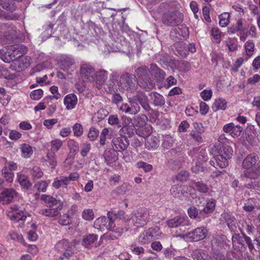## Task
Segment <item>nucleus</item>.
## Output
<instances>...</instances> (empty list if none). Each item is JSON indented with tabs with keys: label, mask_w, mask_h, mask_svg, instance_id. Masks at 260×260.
<instances>
[{
	"label": "nucleus",
	"mask_w": 260,
	"mask_h": 260,
	"mask_svg": "<svg viewBox=\"0 0 260 260\" xmlns=\"http://www.w3.org/2000/svg\"><path fill=\"white\" fill-rule=\"evenodd\" d=\"M242 168L244 171L241 176L254 180L246 184V187L253 189L260 188V180H257L260 177V159L258 154L254 152L248 154L242 161Z\"/></svg>",
	"instance_id": "f257e3e1"
},
{
	"label": "nucleus",
	"mask_w": 260,
	"mask_h": 260,
	"mask_svg": "<svg viewBox=\"0 0 260 260\" xmlns=\"http://www.w3.org/2000/svg\"><path fill=\"white\" fill-rule=\"evenodd\" d=\"M124 214L122 210L119 211L117 213L113 211L108 212V217H101L97 218L94 222V227L101 231L105 229L109 230L115 227L114 221L118 218H121Z\"/></svg>",
	"instance_id": "f03ea898"
},
{
	"label": "nucleus",
	"mask_w": 260,
	"mask_h": 260,
	"mask_svg": "<svg viewBox=\"0 0 260 260\" xmlns=\"http://www.w3.org/2000/svg\"><path fill=\"white\" fill-rule=\"evenodd\" d=\"M135 73L138 78L140 86L146 90L152 89L155 86L150 77V70L146 66L138 68Z\"/></svg>",
	"instance_id": "7ed1b4c3"
},
{
	"label": "nucleus",
	"mask_w": 260,
	"mask_h": 260,
	"mask_svg": "<svg viewBox=\"0 0 260 260\" xmlns=\"http://www.w3.org/2000/svg\"><path fill=\"white\" fill-rule=\"evenodd\" d=\"M119 86L127 92V95L134 92L138 88V81L135 75L127 73L121 76Z\"/></svg>",
	"instance_id": "20e7f679"
},
{
	"label": "nucleus",
	"mask_w": 260,
	"mask_h": 260,
	"mask_svg": "<svg viewBox=\"0 0 260 260\" xmlns=\"http://www.w3.org/2000/svg\"><path fill=\"white\" fill-rule=\"evenodd\" d=\"M130 220L135 226L143 227L150 220L149 211L146 208H139L132 212Z\"/></svg>",
	"instance_id": "39448f33"
},
{
	"label": "nucleus",
	"mask_w": 260,
	"mask_h": 260,
	"mask_svg": "<svg viewBox=\"0 0 260 260\" xmlns=\"http://www.w3.org/2000/svg\"><path fill=\"white\" fill-rule=\"evenodd\" d=\"M161 234L158 227L151 228L145 230L140 234L138 238V241L140 244H147L154 239H159Z\"/></svg>",
	"instance_id": "423d86ee"
},
{
	"label": "nucleus",
	"mask_w": 260,
	"mask_h": 260,
	"mask_svg": "<svg viewBox=\"0 0 260 260\" xmlns=\"http://www.w3.org/2000/svg\"><path fill=\"white\" fill-rule=\"evenodd\" d=\"M183 19V15L178 11L166 13L162 16V23L167 26L178 25L182 23Z\"/></svg>",
	"instance_id": "0eeeda50"
},
{
	"label": "nucleus",
	"mask_w": 260,
	"mask_h": 260,
	"mask_svg": "<svg viewBox=\"0 0 260 260\" xmlns=\"http://www.w3.org/2000/svg\"><path fill=\"white\" fill-rule=\"evenodd\" d=\"M128 103H122L119 107V110L122 112L130 115H136L141 110L139 104L134 96L127 95Z\"/></svg>",
	"instance_id": "6e6552de"
},
{
	"label": "nucleus",
	"mask_w": 260,
	"mask_h": 260,
	"mask_svg": "<svg viewBox=\"0 0 260 260\" xmlns=\"http://www.w3.org/2000/svg\"><path fill=\"white\" fill-rule=\"evenodd\" d=\"M80 73L84 81L92 82L95 80V72L93 67L88 62H82L80 68Z\"/></svg>",
	"instance_id": "1a4fd4ad"
},
{
	"label": "nucleus",
	"mask_w": 260,
	"mask_h": 260,
	"mask_svg": "<svg viewBox=\"0 0 260 260\" xmlns=\"http://www.w3.org/2000/svg\"><path fill=\"white\" fill-rule=\"evenodd\" d=\"M167 224L170 228H180V230L184 231L185 227L189 226L190 222L186 215H177L167 221Z\"/></svg>",
	"instance_id": "9d476101"
},
{
	"label": "nucleus",
	"mask_w": 260,
	"mask_h": 260,
	"mask_svg": "<svg viewBox=\"0 0 260 260\" xmlns=\"http://www.w3.org/2000/svg\"><path fill=\"white\" fill-rule=\"evenodd\" d=\"M246 27L244 26V21L242 19H239L235 24L228 28L229 34L239 33L238 35L242 41H244L248 36V32H246Z\"/></svg>",
	"instance_id": "9b49d317"
},
{
	"label": "nucleus",
	"mask_w": 260,
	"mask_h": 260,
	"mask_svg": "<svg viewBox=\"0 0 260 260\" xmlns=\"http://www.w3.org/2000/svg\"><path fill=\"white\" fill-rule=\"evenodd\" d=\"M113 150L115 152H122L129 145V142L125 137L114 138L111 142Z\"/></svg>",
	"instance_id": "f8f14e48"
},
{
	"label": "nucleus",
	"mask_w": 260,
	"mask_h": 260,
	"mask_svg": "<svg viewBox=\"0 0 260 260\" xmlns=\"http://www.w3.org/2000/svg\"><path fill=\"white\" fill-rule=\"evenodd\" d=\"M61 198L62 199L58 196H56V198H54L49 195L42 194L41 197V200L46 204H47L50 207L55 206L56 208L60 209L62 207L63 203V197H61Z\"/></svg>",
	"instance_id": "ddd939ff"
},
{
	"label": "nucleus",
	"mask_w": 260,
	"mask_h": 260,
	"mask_svg": "<svg viewBox=\"0 0 260 260\" xmlns=\"http://www.w3.org/2000/svg\"><path fill=\"white\" fill-rule=\"evenodd\" d=\"M16 191L13 188H4L0 192V203L8 204L17 196Z\"/></svg>",
	"instance_id": "4468645a"
},
{
	"label": "nucleus",
	"mask_w": 260,
	"mask_h": 260,
	"mask_svg": "<svg viewBox=\"0 0 260 260\" xmlns=\"http://www.w3.org/2000/svg\"><path fill=\"white\" fill-rule=\"evenodd\" d=\"M207 230L206 228L202 226L195 229L191 232L188 233L186 236L194 241H198L204 239L207 235Z\"/></svg>",
	"instance_id": "2eb2a0df"
},
{
	"label": "nucleus",
	"mask_w": 260,
	"mask_h": 260,
	"mask_svg": "<svg viewBox=\"0 0 260 260\" xmlns=\"http://www.w3.org/2000/svg\"><path fill=\"white\" fill-rule=\"evenodd\" d=\"M244 236H241L239 234L235 233L232 237V242L235 250L242 253L246 250L244 244Z\"/></svg>",
	"instance_id": "dca6fc26"
},
{
	"label": "nucleus",
	"mask_w": 260,
	"mask_h": 260,
	"mask_svg": "<svg viewBox=\"0 0 260 260\" xmlns=\"http://www.w3.org/2000/svg\"><path fill=\"white\" fill-rule=\"evenodd\" d=\"M221 221L225 223L231 231H234L237 228V221L230 212H224L221 214Z\"/></svg>",
	"instance_id": "f3484780"
},
{
	"label": "nucleus",
	"mask_w": 260,
	"mask_h": 260,
	"mask_svg": "<svg viewBox=\"0 0 260 260\" xmlns=\"http://www.w3.org/2000/svg\"><path fill=\"white\" fill-rule=\"evenodd\" d=\"M9 50L12 53L14 60L18 59L26 53L27 48L22 44H14L9 46Z\"/></svg>",
	"instance_id": "a211bd4d"
},
{
	"label": "nucleus",
	"mask_w": 260,
	"mask_h": 260,
	"mask_svg": "<svg viewBox=\"0 0 260 260\" xmlns=\"http://www.w3.org/2000/svg\"><path fill=\"white\" fill-rule=\"evenodd\" d=\"M223 131L225 133H229L233 138H237L240 136L243 127L231 122L223 126Z\"/></svg>",
	"instance_id": "6ab92c4d"
},
{
	"label": "nucleus",
	"mask_w": 260,
	"mask_h": 260,
	"mask_svg": "<svg viewBox=\"0 0 260 260\" xmlns=\"http://www.w3.org/2000/svg\"><path fill=\"white\" fill-rule=\"evenodd\" d=\"M133 96L146 112H149L152 110L149 104L148 97L144 92L138 91Z\"/></svg>",
	"instance_id": "aec40b11"
},
{
	"label": "nucleus",
	"mask_w": 260,
	"mask_h": 260,
	"mask_svg": "<svg viewBox=\"0 0 260 260\" xmlns=\"http://www.w3.org/2000/svg\"><path fill=\"white\" fill-rule=\"evenodd\" d=\"M194 260H207L208 255L206 252L202 249H196L192 254ZM174 260H190L184 256H177Z\"/></svg>",
	"instance_id": "412c9836"
},
{
	"label": "nucleus",
	"mask_w": 260,
	"mask_h": 260,
	"mask_svg": "<svg viewBox=\"0 0 260 260\" xmlns=\"http://www.w3.org/2000/svg\"><path fill=\"white\" fill-rule=\"evenodd\" d=\"M210 164L215 168H224L228 166V161L223 154H219L214 156L210 160Z\"/></svg>",
	"instance_id": "4be33fe9"
},
{
	"label": "nucleus",
	"mask_w": 260,
	"mask_h": 260,
	"mask_svg": "<svg viewBox=\"0 0 260 260\" xmlns=\"http://www.w3.org/2000/svg\"><path fill=\"white\" fill-rule=\"evenodd\" d=\"M189 155L200 162L206 159L207 154L205 149L196 147L190 151Z\"/></svg>",
	"instance_id": "5701e85b"
},
{
	"label": "nucleus",
	"mask_w": 260,
	"mask_h": 260,
	"mask_svg": "<svg viewBox=\"0 0 260 260\" xmlns=\"http://www.w3.org/2000/svg\"><path fill=\"white\" fill-rule=\"evenodd\" d=\"M149 96L151 104L155 107H161L165 104L164 97L157 92H151Z\"/></svg>",
	"instance_id": "b1692460"
},
{
	"label": "nucleus",
	"mask_w": 260,
	"mask_h": 260,
	"mask_svg": "<svg viewBox=\"0 0 260 260\" xmlns=\"http://www.w3.org/2000/svg\"><path fill=\"white\" fill-rule=\"evenodd\" d=\"M159 140L155 136H148L145 139V146L148 150H155L159 146Z\"/></svg>",
	"instance_id": "393cba45"
},
{
	"label": "nucleus",
	"mask_w": 260,
	"mask_h": 260,
	"mask_svg": "<svg viewBox=\"0 0 260 260\" xmlns=\"http://www.w3.org/2000/svg\"><path fill=\"white\" fill-rule=\"evenodd\" d=\"M14 212L10 216L11 220L18 222L20 220H25L27 217V213L22 210H20L17 207H13Z\"/></svg>",
	"instance_id": "a878e982"
},
{
	"label": "nucleus",
	"mask_w": 260,
	"mask_h": 260,
	"mask_svg": "<svg viewBox=\"0 0 260 260\" xmlns=\"http://www.w3.org/2000/svg\"><path fill=\"white\" fill-rule=\"evenodd\" d=\"M150 69V74L154 76L157 80H161L164 79L166 75L165 72L158 68L156 64H151Z\"/></svg>",
	"instance_id": "bb28decb"
},
{
	"label": "nucleus",
	"mask_w": 260,
	"mask_h": 260,
	"mask_svg": "<svg viewBox=\"0 0 260 260\" xmlns=\"http://www.w3.org/2000/svg\"><path fill=\"white\" fill-rule=\"evenodd\" d=\"M17 180L22 187L26 189L29 188L31 185L28 177L21 172L17 174Z\"/></svg>",
	"instance_id": "cd10ccee"
},
{
	"label": "nucleus",
	"mask_w": 260,
	"mask_h": 260,
	"mask_svg": "<svg viewBox=\"0 0 260 260\" xmlns=\"http://www.w3.org/2000/svg\"><path fill=\"white\" fill-rule=\"evenodd\" d=\"M68 146L70 150L68 159H73L78 150V143L74 140H70L68 142Z\"/></svg>",
	"instance_id": "c85d7f7f"
},
{
	"label": "nucleus",
	"mask_w": 260,
	"mask_h": 260,
	"mask_svg": "<svg viewBox=\"0 0 260 260\" xmlns=\"http://www.w3.org/2000/svg\"><path fill=\"white\" fill-rule=\"evenodd\" d=\"M77 97L75 94L72 93L66 95V109H74L77 105Z\"/></svg>",
	"instance_id": "c756f323"
},
{
	"label": "nucleus",
	"mask_w": 260,
	"mask_h": 260,
	"mask_svg": "<svg viewBox=\"0 0 260 260\" xmlns=\"http://www.w3.org/2000/svg\"><path fill=\"white\" fill-rule=\"evenodd\" d=\"M227 107V102L224 99L218 98L215 100L212 109L214 111L218 110H224Z\"/></svg>",
	"instance_id": "7c9ffc66"
},
{
	"label": "nucleus",
	"mask_w": 260,
	"mask_h": 260,
	"mask_svg": "<svg viewBox=\"0 0 260 260\" xmlns=\"http://www.w3.org/2000/svg\"><path fill=\"white\" fill-rule=\"evenodd\" d=\"M76 69L74 58L71 55L66 56V74H71Z\"/></svg>",
	"instance_id": "2f4dec72"
},
{
	"label": "nucleus",
	"mask_w": 260,
	"mask_h": 260,
	"mask_svg": "<svg viewBox=\"0 0 260 260\" xmlns=\"http://www.w3.org/2000/svg\"><path fill=\"white\" fill-rule=\"evenodd\" d=\"M215 206V201L213 199L209 200L207 203L206 206L200 211V214L204 215L212 212Z\"/></svg>",
	"instance_id": "473e14b6"
},
{
	"label": "nucleus",
	"mask_w": 260,
	"mask_h": 260,
	"mask_svg": "<svg viewBox=\"0 0 260 260\" xmlns=\"http://www.w3.org/2000/svg\"><path fill=\"white\" fill-rule=\"evenodd\" d=\"M108 72L105 70H100L95 73V79L98 85L97 87L100 88L102 84L107 79Z\"/></svg>",
	"instance_id": "72a5a7b5"
},
{
	"label": "nucleus",
	"mask_w": 260,
	"mask_h": 260,
	"mask_svg": "<svg viewBox=\"0 0 260 260\" xmlns=\"http://www.w3.org/2000/svg\"><path fill=\"white\" fill-rule=\"evenodd\" d=\"M109 231L108 233L106 234V237L109 240H114L119 237H120L123 233V229L121 228H117L115 230H109Z\"/></svg>",
	"instance_id": "f704fd0d"
},
{
	"label": "nucleus",
	"mask_w": 260,
	"mask_h": 260,
	"mask_svg": "<svg viewBox=\"0 0 260 260\" xmlns=\"http://www.w3.org/2000/svg\"><path fill=\"white\" fill-rule=\"evenodd\" d=\"M134 124L138 127H143L147 121V117L145 114H141L133 117Z\"/></svg>",
	"instance_id": "c9c22d12"
},
{
	"label": "nucleus",
	"mask_w": 260,
	"mask_h": 260,
	"mask_svg": "<svg viewBox=\"0 0 260 260\" xmlns=\"http://www.w3.org/2000/svg\"><path fill=\"white\" fill-rule=\"evenodd\" d=\"M104 156L107 164L114 162L117 159L115 151L111 149L105 150Z\"/></svg>",
	"instance_id": "e433bc0d"
},
{
	"label": "nucleus",
	"mask_w": 260,
	"mask_h": 260,
	"mask_svg": "<svg viewBox=\"0 0 260 260\" xmlns=\"http://www.w3.org/2000/svg\"><path fill=\"white\" fill-rule=\"evenodd\" d=\"M30 57L27 56H21L16 61L18 62V66L20 70H23L27 68L30 64Z\"/></svg>",
	"instance_id": "4c0bfd02"
},
{
	"label": "nucleus",
	"mask_w": 260,
	"mask_h": 260,
	"mask_svg": "<svg viewBox=\"0 0 260 260\" xmlns=\"http://www.w3.org/2000/svg\"><path fill=\"white\" fill-rule=\"evenodd\" d=\"M21 155L24 158H29L33 153L32 147L27 144H23L21 147Z\"/></svg>",
	"instance_id": "58836bf2"
},
{
	"label": "nucleus",
	"mask_w": 260,
	"mask_h": 260,
	"mask_svg": "<svg viewBox=\"0 0 260 260\" xmlns=\"http://www.w3.org/2000/svg\"><path fill=\"white\" fill-rule=\"evenodd\" d=\"M136 129L133 125H123L119 130V134L122 135L123 134H127L129 137L134 135Z\"/></svg>",
	"instance_id": "ea45409f"
},
{
	"label": "nucleus",
	"mask_w": 260,
	"mask_h": 260,
	"mask_svg": "<svg viewBox=\"0 0 260 260\" xmlns=\"http://www.w3.org/2000/svg\"><path fill=\"white\" fill-rule=\"evenodd\" d=\"M29 173L34 179L41 178L44 174L41 168L37 166H34L32 168H29Z\"/></svg>",
	"instance_id": "a19ab883"
},
{
	"label": "nucleus",
	"mask_w": 260,
	"mask_h": 260,
	"mask_svg": "<svg viewBox=\"0 0 260 260\" xmlns=\"http://www.w3.org/2000/svg\"><path fill=\"white\" fill-rule=\"evenodd\" d=\"M98 236L93 234H89L85 236L83 239V245L85 247L93 243L98 239Z\"/></svg>",
	"instance_id": "79ce46f5"
},
{
	"label": "nucleus",
	"mask_w": 260,
	"mask_h": 260,
	"mask_svg": "<svg viewBox=\"0 0 260 260\" xmlns=\"http://www.w3.org/2000/svg\"><path fill=\"white\" fill-rule=\"evenodd\" d=\"M136 133L141 137H147L151 133V127L150 126L139 127L136 129Z\"/></svg>",
	"instance_id": "37998d69"
},
{
	"label": "nucleus",
	"mask_w": 260,
	"mask_h": 260,
	"mask_svg": "<svg viewBox=\"0 0 260 260\" xmlns=\"http://www.w3.org/2000/svg\"><path fill=\"white\" fill-rule=\"evenodd\" d=\"M244 48L246 55L248 57H251L255 50V44L252 40H248L244 45Z\"/></svg>",
	"instance_id": "c03bdc74"
},
{
	"label": "nucleus",
	"mask_w": 260,
	"mask_h": 260,
	"mask_svg": "<svg viewBox=\"0 0 260 260\" xmlns=\"http://www.w3.org/2000/svg\"><path fill=\"white\" fill-rule=\"evenodd\" d=\"M0 58L3 61L6 63H10L11 61L15 60L14 58L13 57L12 53L10 52L9 49L6 52L4 50L1 51Z\"/></svg>",
	"instance_id": "a18cd8bd"
},
{
	"label": "nucleus",
	"mask_w": 260,
	"mask_h": 260,
	"mask_svg": "<svg viewBox=\"0 0 260 260\" xmlns=\"http://www.w3.org/2000/svg\"><path fill=\"white\" fill-rule=\"evenodd\" d=\"M230 14L229 13L224 12L219 16V24L221 27H225L230 23Z\"/></svg>",
	"instance_id": "49530a36"
},
{
	"label": "nucleus",
	"mask_w": 260,
	"mask_h": 260,
	"mask_svg": "<svg viewBox=\"0 0 260 260\" xmlns=\"http://www.w3.org/2000/svg\"><path fill=\"white\" fill-rule=\"evenodd\" d=\"M79 224V219L78 215L71 216L66 215V226L74 225L78 226Z\"/></svg>",
	"instance_id": "de8ad7c7"
},
{
	"label": "nucleus",
	"mask_w": 260,
	"mask_h": 260,
	"mask_svg": "<svg viewBox=\"0 0 260 260\" xmlns=\"http://www.w3.org/2000/svg\"><path fill=\"white\" fill-rule=\"evenodd\" d=\"M174 143V139L170 135H165L164 136L162 146L164 149H168L171 148Z\"/></svg>",
	"instance_id": "09e8293b"
},
{
	"label": "nucleus",
	"mask_w": 260,
	"mask_h": 260,
	"mask_svg": "<svg viewBox=\"0 0 260 260\" xmlns=\"http://www.w3.org/2000/svg\"><path fill=\"white\" fill-rule=\"evenodd\" d=\"M2 174L6 180L9 182H12L13 180L14 173L8 169L7 166H4L2 169Z\"/></svg>",
	"instance_id": "8fccbe9b"
},
{
	"label": "nucleus",
	"mask_w": 260,
	"mask_h": 260,
	"mask_svg": "<svg viewBox=\"0 0 260 260\" xmlns=\"http://www.w3.org/2000/svg\"><path fill=\"white\" fill-rule=\"evenodd\" d=\"M0 5L4 9L11 12L15 11L17 9V6L14 3H7L2 1Z\"/></svg>",
	"instance_id": "3c124183"
},
{
	"label": "nucleus",
	"mask_w": 260,
	"mask_h": 260,
	"mask_svg": "<svg viewBox=\"0 0 260 260\" xmlns=\"http://www.w3.org/2000/svg\"><path fill=\"white\" fill-rule=\"evenodd\" d=\"M108 123L112 126H117L118 127H121L117 114L110 115L108 119Z\"/></svg>",
	"instance_id": "603ef678"
},
{
	"label": "nucleus",
	"mask_w": 260,
	"mask_h": 260,
	"mask_svg": "<svg viewBox=\"0 0 260 260\" xmlns=\"http://www.w3.org/2000/svg\"><path fill=\"white\" fill-rule=\"evenodd\" d=\"M233 153V150L232 147L229 145L223 146L222 150L221 151L220 154H223V156L228 160L231 158Z\"/></svg>",
	"instance_id": "864d4df0"
},
{
	"label": "nucleus",
	"mask_w": 260,
	"mask_h": 260,
	"mask_svg": "<svg viewBox=\"0 0 260 260\" xmlns=\"http://www.w3.org/2000/svg\"><path fill=\"white\" fill-rule=\"evenodd\" d=\"M49 183L46 181H38L34 185L39 192H46Z\"/></svg>",
	"instance_id": "5fc2aeb1"
},
{
	"label": "nucleus",
	"mask_w": 260,
	"mask_h": 260,
	"mask_svg": "<svg viewBox=\"0 0 260 260\" xmlns=\"http://www.w3.org/2000/svg\"><path fill=\"white\" fill-rule=\"evenodd\" d=\"M58 209L55 208H47L42 210V213L43 215L53 217L58 215L59 212L58 211Z\"/></svg>",
	"instance_id": "6e6d98bb"
},
{
	"label": "nucleus",
	"mask_w": 260,
	"mask_h": 260,
	"mask_svg": "<svg viewBox=\"0 0 260 260\" xmlns=\"http://www.w3.org/2000/svg\"><path fill=\"white\" fill-rule=\"evenodd\" d=\"M137 167L142 169L145 172H149L152 170V166L143 161H138L137 163Z\"/></svg>",
	"instance_id": "4d7b16f0"
},
{
	"label": "nucleus",
	"mask_w": 260,
	"mask_h": 260,
	"mask_svg": "<svg viewBox=\"0 0 260 260\" xmlns=\"http://www.w3.org/2000/svg\"><path fill=\"white\" fill-rule=\"evenodd\" d=\"M43 94V91L41 89H38L32 91L29 96L32 100L38 101L42 97Z\"/></svg>",
	"instance_id": "13d9d810"
},
{
	"label": "nucleus",
	"mask_w": 260,
	"mask_h": 260,
	"mask_svg": "<svg viewBox=\"0 0 260 260\" xmlns=\"http://www.w3.org/2000/svg\"><path fill=\"white\" fill-rule=\"evenodd\" d=\"M82 216L86 220H91L94 218V213L92 209H85L83 211Z\"/></svg>",
	"instance_id": "bf43d9fd"
},
{
	"label": "nucleus",
	"mask_w": 260,
	"mask_h": 260,
	"mask_svg": "<svg viewBox=\"0 0 260 260\" xmlns=\"http://www.w3.org/2000/svg\"><path fill=\"white\" fill-rule=\"evenodd\" d=\"M51 150L52 153L55 154V152L57 151L62 145V142L59 140H55L51 142Z\"/></svg>",
	"instance_id": "052dcab7"
},
{
	"label": "nucleus",
	"mask_w": 260,
	"mask_h": 260,
	"mask_svg": "<svg viewBox=\"0 0 260 260\" xmlns=\"http://www.w3.org/2000/svg\"><path fill=\"white\" fill-rule=\"evenodd\" d=\"M73 131L75 136L80 137L83 134L82 125L80 123H76L73 126Z\"/></svg>",
	"instance_id": "680f3d73"
},
{
	"label": "nucleus",
	"mask_w": 260,
	"mask_h": 260,
	"mask_svg": "<svg viewBox=\"0 0 260 260\" xmlns=\"http://www.w3.org/2000/svg\"><path fill=\"white\" fill-rule=\"evenodd\" d=\"M189 177V173L186 171H180L176 176V179L178 181L182 182L185 181L188 179Z\"/></svg>",
	"instance_id": "e2e57ef3"
},
{
	"label": "nucleus",
	"mask_w": 260,
	"mask_h": 260,
	"mask_svg": "<svg viewBox=\"0 0 260 260\" xmlns=\"http://www.w3.org/2000/svg\"><path fill=\"white\" fill-rule=\"evenodd\" d=\"M9 237L13 240L17 241L21 243L24 242L23 238L21 234H19L17 233L12 232L9 234Z\"/></svg>",
	"instance_id": "0e129e2a"
},
{
	"label": "nucleus",
	"mask_w": 260,
	"mask_h": 260,
	"mask_svg": "<svg viewBox=\"0 0 260 260\" xmlns=\"http://www.w3.org/2000/svg\"><path fill=\"white\" fill-rule=\"evenodd\" d=\"M196 186L198 190L202 193L207 192L209 189L207 185L202 182L198 181L196 182Z\"/></svg>",
	"instance_id": "69168bd1"
},
{
	"label": "nucleus",
	"mask_w": 260,
	"mask_h": 260,
	"mask_svg": "<svg viewBox=\"0 0 260 260\" xmlns=\"http://www.w3.org/2000/svg\"><path fill=\"white\" fill-rule=\"evenodd\" d=\"M58 120L56 118L46 119L43 122V125L48 129L52 128L54 125L57 123Z\"/></svg>",
	"instance_id": "338daca9"
},
{
	"label": "nucleus",
	"mask_w": 260,
	"mask_h": 260,
	"mask_svg": "<svg viewBox=\"0 0 260 260\" xmlns=\"http://www.w3.org/2000/svg\"><path fill=\"white\" fill-rule=\"evenodd\" d=\"M207 260H225L224 255L220 252L213 253Z\"/></svg>",
	"instance_id": "774afa93"
}]
</instances>
